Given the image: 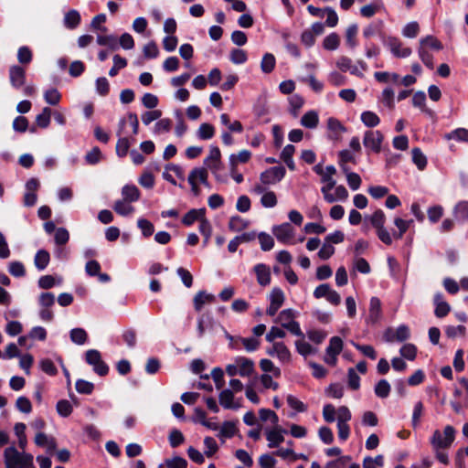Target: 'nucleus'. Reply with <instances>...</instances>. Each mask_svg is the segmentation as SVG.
Instances as JSON below:
<instances>
[{
    "mask_svg": "<svg viewBox=\"0 0 468 468\" xmlns=\"http://www.w3.org/2000/svg\"><path fill=\"white\" fill-rule=\"evenodd\" d=\"M206 215V208H192L182 218V224L190 227L196 221H200Z\"/></svg>",
    "mask_w": 468,
    "mask_h": 468,
    "instance_id": "6ab92c4d",
    "label": "nucleus"
},
{
    "mask_svg": "<svg viewBox=\"0 0 468 468\" xmlns=\"http://www.w3.org/2000/svg\"><path fill=\"white\" fill-rule=\"evenodd\" d=\"M336 65L343 72L350 71V73L353 75H359L357 68L356 66H352L351 58L346 56L340 57L336 62Z\"/></svg>",
    "mask_w": 468,
    "mask_h": 468,
    "instance_id": "4c0bfd02",
    "label": "nucleus"
},
{
    "mask_svg": "<svg viewBox=\"0 0 468 468\" xmlns=\"http://www.w3.org/2000/svg\"><path fill=\"white\" fill-rule=\"evenodd\" d=\"M257 282L261 286H267L271 283V270L264 263H258L253 267Z\"/></svg>",
    "mask_w": 468,
    "mask_h": 468,
    "instance_id": "2eb2a0df",
    "label": "nucleus"
},
{
    "mask_svg": "<svg viewBox=\"0 0 468 468\" xmlns=\"http://www.w3.org/2000/svg\"><path fill=\"white\" fill-rule=\"evenodd\" d=\"M453 215L459 222H468V201H459L453 207Z\"/></svg>",
    "mask_w": 468,
    "mask_h": 468,
    "instance_id": "a878e982",
    "label": "nucleus"
},
{
    "mask_svg": "<svg viewBox=\"0 0 468 468\" xmlns=\"http://www.w3.org/2000/svg\"><path fill=\"white\" fill-rule=\"evenodd\" d=\"M56 410L59 416L67 418L72 413L73 408L69 400L60 399L57 402Z\"/></svg>",
    "mask_w": 468,
    "mask_h": 468,
    "instance_id": "864d4df0",
    "label": "nucleus"
},
{
    "mask_svg": "<svg viewBox=\"0 0 468 468\" xmlns=\"http://www.w3.org/2000/svg\"><path fill=\"white\" fill-rule=\"evenodd\" d=\"M287 431L282 429L280 426H276L274 429L266 432V439L269 441L270 448L278 447L283 441V433H286Z\"/></svg>",
    "mask_w": 468,
    "mask_h": 468,
    "instance_id": "f3484780",
    "label": "nucleus"
},
{
    "mask_svg": "<svg viewBox=\"0 0 468 468\" xmlns=\"http://www.w3.org/2000/svg\"><path fill=\"white\" fill-rule=\"evenodd\" d=\"M412 105L414 107H418L421 110L422 112L432 115L433 112L426 107V94L422 90H419L414 93L412 97Z\"/></svg>",
    "mask_w": 468,
    "mask_h": 468,
    "instance_id": "c85d7f7f",
    "label": "nucleus"
},
{
    "mask_svg": "<svg viewBox=\"0 0 468 468\" xmlns=\"http://www.w3.org/2000/svg\"><path fill=\"white\" fill-rule=\"evenodd\" d=\"M420 32V26L418 22L408 23L402 29V35L409 38H413L418 36Z\"/></svg>",
    "mask_w": 468,
    "mask_h": 468,
    "instance_id": "774afa93",
    "label": "nucleus"
},
{
    "mask_svg": "<svg viewBox=\"0 0 468 468\" xmlns=\"http://www.w3.org/2000/svg\"><path fill=\"white\" fill-rule=\"evenodd\" d=\"M4 460L5 468H29V454L14 444L5 449Z\"/></svg>",
    "mask_w": 468,
    "mask_h": 468,
    "instance_id": "f257e3e1",
    "label": "nucleus"
},
{
    "mask_svg": "<svg viewBox=\"0 0 468 468\" xmlns=\"http://www.w3.org/2000/svg\"><path fill=\"white\" fill-rule=\"evenodd\" d=\"M384 140L383 133L377 130H368L365 132L363 144L367 149L378 154L381 151V144Z\"/></svg>",
    "mask_w": 468,
    "mask_h": 468,
    "instance_id": "6e6552de",
    "label": "nucleus"
},
{
    "mask_svg": "<svg viewBox=\"0 0 468 468\" xmlns=\"http://www.w3.org/2000/svg\"><path fill=\"white\" fill-rule=\"evenodd\" d=\"M126 123V121L124 118L121 119L120 122H119V127H118V131H117V135L120 137L117 141V144H116V147H115V150H116V154L122 158V157H125L129 152V148H130V141L127 137H121V134L122 133V130L124 128V125Z\"/></svg>",
    "mask_w": 468,
    "mask_h": 468,
    "instance_id": "9b49d317",
    "label": "nucleus"
},
{
    "mask_svg": "<svg viewBox=\"0 0 468 468\" xmlns=\"http://www.w3.org/2000/svg\"><path fill=\"white\" fill-rule=\"evenodd\" d=\"M52 109L49 107H44L42 112L36 116L35 126L31 125V133L36 131V128L47 129L51 121Z\"/></svg>",
    "mask_w": 468,
    "mask_h": 468,
    "instance_id": "4468645a",
    "label": "nucleus"
},
{
    "mask_svg": "<svg viewBox=\"0 0 468 468\" xmlns=\"http://www.w3.org/2000/svg\"><path fill=\"white\" fill-rule=\"evenodd\" d=\"M327 128L332 133L328 135L331 140H339L340 133L346 131V128L335 117H330L327 120Z\"/></svg>",
    "mask_w": 468,
    "mask_h": 468,
    "instance_id": "4be33fe9",
    "label": "nucleus"
},
{
    "mask_svg": "<svg viewBox=\"0 0 468 468\" xmlns=\"http://www.w3.org/2000/svg\"><path fill=\"white\" fill-rule=\"evenodd\" d=\"M219 404L226 410H238L240 408V404L234 402L233 391L226 388L223 389L218 396Z\"/></svg>",
    "mask_w": 468,
    "mask_h": 468,
    "instance_id": "dca6fc26",
    "label": "nucleus"
},
{
    "mask_svg": "<svg viewBox=\"0 0 468 468\" xmlns=\"http://www.w3.org/2000/svg\"><path fill=\"white\" fill-rule=\"evenodd\" d=\"M381 41L396 58H408L411 55V48H401L402 43L397 37L381 35Z\"/></svg>",
    "mask_w": 468,
    "mask_h": 468,
    "instance_id": "423d86ee",
    "label": "nucleus"
},
{
    "mask_svg": "<svg viewBox=\"0 0 468 468\" xmlns=\"http://www.w3.org/2000/svg\"><path fill=\"white\" fill-rule=\"evenodd\" d=\"M270 303L278 306L283 304L285 296L283 291L279 287H274L270 293Z\"/></svg>",
    "mask_w": 468,
    "mask_h": 468,
    "instance_id": "052dcab7",
    "label": "nucleus"
},
{
    "mask_svg": "<svg viewBox=\"0 0 468 468\" xmlns=\"http://www.w3.org/2000/svg\"><path fill=\"white\" fill-rule=\"evenodd\" d=\"M204 165H207L213 174H216L221 169V152L218 146L210 147L209 154L204 159Z\"/></svg>",
    "mask_w": 468,
    "mask_h": 468,
    "instance_id": "9d476101",
    "label": "nucleus"
},
{
    "mask_svg": "<svg viewBox=\"0 0 468 468\" xmlns=\"http://www.w3.org/2000/svg\"><path fill=\"white\" fill-rule=\"evenodd\" d=\"M229 59L232 63L239 65L248 60L247 52L244 49L233 48L229 54Z\"/></svg>",
    "mask_w": 468,
    "mask_h": 468,
    "instance_id": "603ef678",
    "label": "nucleus"
},
{
    "mask_svg": "<svg viewBox=\"0 0 468 468\" xmlns=\"http://www.w3.org/2000/svg\"><path fill=\"white\" fill-rule=\"evenodd\" d=\"M276 65L275 57L271 53H265L261 62L262 72L269 74L272 72Z\"/></svg>",
    "mask_w": 468,
    "mask_h": 468,
    "instance_id": "ea45409f",
    "label": "nucleus"
},
{
    "mask_svg": "<svg viewBox=\"0 0 468 468\" xmlns=\"http://www.w3.org/2000/svg\"><path fill=\"white\" fill-rule=\"evenodd\" d=\"M389 189L384 186H371L368 187V194L375 199H380L388 194Z\"/></svg>",
    "mask_w": 468,
    "mask_h": 468,
    "instance_id": "338daca9",
    "label": "nucleus"
},
{
    "mask_svg": "<svg viewBox=\"0 0 468 468\" xmlns=\"http://www.w3.org/2000/svg\"><path fill=\"white\" fill-rule=\"evenodd\" d=\"M85 361L92 366L93 371L100 377H105L109 374V366L101 359L100 351L90 349L85 353Z\"/></svg>",
    "mask_w": 468,
    "mask_h": 468,
    "instance_id": "20e7f679",
    "label": "nucleus"
},
{
    "mask_svg": "<svg viewBox=\"0 0 468 468\" xmlns=\"http://www.w3.org/2000/svg\"><path fill=\"white\" fill-rule=\"evenodd\" d=\"M124 199H118L113 205L114 211L121 216H128L133 211V207L126 204Z\"/></svg>",
    "mask_w": 468,
    "mask_h": 468,
    "instance_id": "bf43d9fd",
    "label": "nucleus"
},
{
    "mask_svg": "<svg viewBox=\"0 0 468 468\" xmlns=\"http://www.w3.org/2000/svg\"><path fill=\"white\" fill-rule=\"evenodd\" d=\"M417 351V346L411 343L403 345L399 349L401 356L410 361H413L416 358Z\"/></svg>",
    "mask_w": 468,
    "mask_h": 468,
    "instance_id": "8fccbe9b",
    "label": "nucleus"
},
{
    "mask_svg": "<svg viewBox=\"0 0 468 468\" xmlns=\"http://www.w3.org/2000/svg\"><path fill=\"white\" fill-rule=\"evenodd\" d=\"M411 154L413 164L418 167L419 170H424L427 166L428 161L421 149L419 147H414L411 150Z\"/></svg>",
    "mask_w": 468,
    "mask_h": 468,
    "instance_id": "f704fd0d",
    "label": "nucleus"
},
{
    "mask_svg": "<svg viewBox=\"0 0 468 468\" xmlns=\"http://www.w3.org/2000/svg\"><path fill=\"white\" fill-rule=\"evenodd\" d=\"M272 233L278 239V241L282 243H287L294 234L292 226L288 223H282L281 225H276L272 228Z\"/></svg>",
    "mask_w": 468,
    "mask_h": 468,
    "instance_id": "f8f14e48",
    "label": "nucleus"
},
{
    "mask_svg": "<svg viewBox=\"0 0 468 468\" xmlns=\"http://www.w3.org/2000/svg\"><path fill=\"white\" fill-rule=\"evenodd\" d=\"M159 49L157 44L152 40L144 47V56L145 58L152 59L157 58Z\"/></svg>",
    "mask_w": 468,
    "mask_h": 468,
    "instance_id": "69168bd1",
    "label": "nucleus"
},
{
    "mask_svg": "<svg viewBox=\"0 0 468 468\" xmlns=\"http://www.w3.org/2000/svg\"><path fill=\"white\" fill-rule=\"evenodd\" d=\"M276 355L278 358L282 362H289L291 359V352L288 347L282 342L274 343Z\"/></svg>",
    "mask_w": 468,
    "mask_h": 468,
    "instance_id": "5fc2aeb1",
    "label": "nucleus"
},
{
    "mask_svg": "<svg viewBox=\"0 0 468 468\" xmlns=\"http://www.w3.org/2000/svg\"><path fill=\"white\" fill-rule=\"evenodd\" d=\"M443 433L444 438H442L441 431L436 430L431 438V444L435 451L449 448L455 439V429L451 425L444 428Z\"/></svg>",
    "mask_w": 468,
    "mask_h": 468,
    "instance_id": "7ed1b4c3",
    "label": "nucleus"
},
{
    "mask_svg": "<svg viewBox=\"0 0 468 468\" xmlns=\"http://www.w3.org/2000/svg\"><path fill=\"white\" fill-rule=\"evenodd\" d=\"M122 196L127 203H133L140 199L141 192L139 188L133 184H127L122 188Z\"/></svg>",
    "mask_w": 468,
    "mask_h": 468,
    "instance_id": "412c9836",
    "label": "nucleus"
},
{
    "mask_svg": "<svg viewBox=\"0 0 468 468\" xmlns=\"http://www.w3.org/2000/svg\"><path fill=\"white\" fill-rule=\"evenodd\" d=\"M391 388L388 380L380 379L375 386V394L380 399H385L389 396Z\"/></svg>",
    "mask_w": 468,
    "mask_h": 468,
    "instance_id": "37998d69",
    "label": "nucleus"
},
{
    "mask_svg": "<svg viewBox=\"0 0 468 468\" xmlns=\"http://www.w3.org/2000/svg\"><path fill=\"white\" fill-rule=\"evenodd\" d=\"M215 135V127L207 122L201 123L197 130V136L201 140H209Z\"/></svg>",
    "mask_w": 468,
    "mask_h": 468,
    "instance_id": "49530a36",
    "label": "nucleus"
},
{
    "mask_svg": "<svg viewBox=\"0 0 468 468\" xmlns=\"http://www.w3.org/2000/svg\"><path fill=\"white\" fill-rule=\"evenodd\" d=\"M80 15L75 9L69 10L65 14L64 26L69 29L76 28L80 24Z\"/></svg>",
    "mask_w": 468,
    "mask_h": 468,
    "instance_id": "7c9ffc66",
    "label": "nucleus"
},
{
    "mask_svg": "<svg viewBox=\"0 0 468 468\" xmlns=\"http://www.w3.org/2000/svg\"><path fill=\"white\" fill-rule=\"evenodd\" d=\"M420 47H429L434 50H441L443 48L442 43L434 36L429 35L420 40Z\"/></svg>",
    "mask_w": 468,
    "mask_h": 468,
    "instance_id": "c03bdc74",
    "label": "nucleus"
},
{
    "mask_svg": "<svg viewBox=\"0 0 468 468\" xmlns=\"http://www.w3.org/2000/svg\"><path fill=\"white\" fill-rule=\"evenodd\" d=\"M319 122V116L315 111H309L305 112L302 119L301 124L308 129H314L317 127Z\"/></svg>",
    "mask_w": 468,
    "mask_h": 468,
    "instance_id": "473e14b6",
    "label": "nucleus"
},
{
    "mask_svg": "<svg viewBox=\"0 0 468 468\" xmlns=\"http://www.w3.org/2000/svg\"><path fill=\"white\" fill-rule=\"evenodd\" d=\"M297 352L303 356H307L315 352V349L307 342L303 340H297L295 342Z\"/></svg>",
    "mask_w": 468,
    "mask_h": 468,
    "instance_id": "0e129e2a",
    "label": "nucleus"
},
{
    "mask_svg": "<svg viewBox=\"0 0 468 468\" xmlns=\"http://www.w3.org/2000/svg\"><path fill=\"white\" fill-rule=\"evenodd\" d=\"M35 443L39 447H46L47 452L52 454L56 448L57 442L54 438H48L47 434L38 432L35 436Z\"/></svg>",
    "mask_w": 468,
    "mask_h": 468,
    "instance_id": "aec40b11",
    "label": "nucleus"
},
{
    "mask_svg": "<svg viewBox=\"0 0 468 468\" xmlns=\"http://www.w3.org/2000/svg\"><path fill=\"white\" fill-rule=\"evenodd\" d=\"M55 295L53 292H41L37 298V304L39 306L38 316L46 323H50L54 319V314L51 307L55 304Z\"/></svg>",
    "mask_w": 468,
    "mask_h": 468,
    "instance_id": "f03ea898",
    "label": "nucleus"
},
{
    "mask_svg": "<svg viewBox=\"0 0 468 468\" xmlns=\"http://www.w3.org/2000/svg\"><path fill=\"white\" fill-rule=\"evenodd\" d=\"M70 340L79 346L84 345L88 340V334L83 328H73L69 332Z\"/></svg>",
    "mask_w": 468,
    "mask_h": 468,
    "instance_id": "e433bc0d",
    "label": "nucleus"
},
{
    "mask_svg": "<svg viewBox=\"0 0 468 468\" xmlns=\"http://www.w3.org/2000/svg\"><path fill=\"white\" fill-rule=\"evenodd\" d=\"M27 425L22 422H18L15 424L14 433L17 439V448L19 449H27Z\"/></svg>",
    "mask_w": 468,
    "mask_h": 468,
    "instance_id": "b1692460",
    "label": "nucleus"
},
{
    "mask_svg": "<svg viewBox=\"0 0 468 468\" xmlns=\"http://www.w3.org/2000/svg\"><path fill=\"white\" fill-rule=\"evenodd\" d=\"M39 368L48 376L54 377L58 374V369L54 362L49 358H43L39 361Z\"/></svg>",
    "mask_w": 468,
    "mask_h": 468,
    "instance_id": "6e6d98bb",
    "label": "nucleus"
},
{
    "mask_svg": "<svg viewBox=\"0 0 468 468\" xmlns=\"http://www.w3.org/2000/svg\"><path fill=\"white\" fill-rule=\"evenodd\" d=\"M382 318V304L378 297L373 296L369 303V314L367 319V323L378 324Z\"/></svg>",
    "mask_w": 468,
    "mask_h": 468,
    "instance_id": "ddd939ff",
    "label": "nucleus"
},
{
    "mask_svg": "<svg viewBox=\"0 0 468 468\" xmlns=\"http://www.w3.org/2000/svg\"><path fill=\"white\" fill-rule=\"evenodd\" d=\"M50 261V254L46 250H39L34 257V264L38 271H44Z\"/></svg>",
    "mask_w": 468,
    "mask_h": 468,
    "instance_id": "cd10ccee",
    "label": "nucleus"
},
{
    "mask_svg": "<svg viewBox=\"0 0 468 468\" xmlns=\"http://www.w3.org/2000/svg\"><path fill=\"white\" fill-rule=\"evenodd\" d=\"M361 121L362 122L369 128L376 127L379 124L380 119L379 117L371 111H365L361 113Z\"/></svg>",
    "mask_w": 468,
    "mask_h": 468,
    "instance_id": "58836bf2",
    "label": "nucleus"
},
{
    "mask_svg": "<svg viewBox=\"0 0 468 468\" xmlns=\"http://www.w3.org/2000/svg\"><path fill=\"white\" fill-rule=\"evenodd\" d=\"M215 296L211 293H207L205 291H199L194 297L193 303L195 310L199 312L206 303H213Z\"/></svg>",
    "mask_w": 468,
    "mask_h": 468,
    "instance_id": "bb28decb",
    "label": "nucleus"
},
{
    "mask_svg": "<svg viewBox=\"0 0 468 468\" xmlns=\"http://www.w3.org/2000/svg\"><path fill=\"white\" fill-rule=\"evenodd\" d=\"M75 388L78 393L84 395H90L94 390V384L85 379H77Z\"/></svg>",
    "mask_w": 468,
    "mask_h": 468,
    "instance_id": "3c124183",
    "label": "nucleus"
},
{
    "mask_svg": "<svg viewBox=\"0 0 468 468\" xmlns=\"http://www.w3.org/2000/svg\"><path fill=\"white\" fill-rule=\"evenodd\" d=\"M248 225L249 222L239 216H232L229 221V229L236 232L242 231Z\"/></svg>",
    "mask_w": 468,
    "mask_h": 468,
    "instance_id": "79ce46f5",
    "label": "nucleus"
},
{
    "mask_svg": "<svg viewBox=\"0 0 468 468\" xmlns=\"http://www.w3.org/2000/svg\"><path fill=\"white\" fill-rule=\"evenodd\" d=\"M294 312L292 309L282 310L278 315V321L282 326L291 332L292 335L303 337V333L300 328L298 322L293 320Z\"/></svg>",
    "mask_w": 468,
    "mask_h": 468,
    "instance_id": "39448f33",
    "label": "nucleus"
},
{
    "mask_svg": "<svg viewBox=\"0 0 468 468\" xmlns=\"http://www.w3.org/2000/svg\"><path fill=\"white\" fill-rule=\"evenodd\" d=\"M236 363L239 367V375L240 377H249L254 371V362L244 356H238L236 358Z\"/></svg>",
    "mask_w": 468,
    "mask_h": 468,
    "instance_id": "5701e85b",
    "label": "nucleus"
},
{
    "mask_svg": "<svg viewBox=\"0 0 468 468\" xmlns=\"http://www.w3.org/2000/svg\"><path fill=\"white\" fill-rule=\"evenodd\" d=\"M446 140L454 139L458 142L468 143V130L465 128H457L444 135Z\"/></svg>",
    "mask_w": 468,
    "mask_h": 468,
    "instance_id": "a19ab883",
    "label": "nucleus"
},
{
    "mask_svg": "<svg viewBox=\"0 0 468 468\" xmlns=\"http://www.w3.org/2000/svg\"><path fill=\"white\" fill-rule=\"evenodd\" d=\"M339 45H340V37L335 32L326 36L323 41V47L326 50H335L338 48Z\"/></svg>",
    "mask_w": 468,
    "mask_h": 468,
    "instance_id": "a18cd8bd",
    "label": "nucleus"
},
{
    "mask_svg": "<svg viewBox=\"0 0 468 468\" xmlns=\"http://www.w3.org/2000/svg\"><path fill=\"white\" fill-rule=\"evenodd\" d=\"M286 175V169L282 165L272 166L263 171L260 179L264 185L275 184L282 181Z\"/></svg>",
    "mask_w": 468,
    "mask_h": 468,
    "instance_id": "1a4fd4ad",
    "label": "nucleus"
},
{
    "mask_svg": "<svg viewBox=\"0 0 468 468\" xmlns=\"http://www.w3.org/2000/svg\"><path fill=\"white\" fill-rule=\"evenodd\" d=\"M258 239L261 244V249L263 251H269L274 247L273 238L266 232H261L258 235Z\"/></svg>",
    "mask_w": 468,
    "mask_h": 468,
    "instance_id": "13d9d810",
    "label": "nucleus"
},
{
    "mask_svg": "<svg viewBox=\"0 0 468 468\" xmlns=\"http://www.w3.org/2000/svg\"><path fill=\"white\" fill-rule=\"evenodd\" d=\"M442 299L443 295L441 292H437L433 297V303L435 304L434 314L438 318L445 317L451 311L450 304Z\"/></svg>",
    "mask_w": 468,
    "mask_h": 468,
    "instance_id": "a211bd4d",
    "label": "nucleus"
},
{
    "mask_svg": "<svg viewBox=\"0 0 468 468\" xmlns=\"http://www.w3.org/2000/svg\"><path fill=\"white\" fill-rule=\"evenodd\" d=\"M358 32L357 24H351L346 30V46L354 49L357 46L356 35Z\"/></svg>",
    "mask_w": 468,
    "mask_h": 468,
    "instance_id": "72a5a7b5",
    "label": "nucleus"
},
{
    "mask_svg": "<svg viewBox=\"0 0 468 468\" xmlns=\"http://www.w3.org/2000/svg\"><path fill=\"white\" fill-rule=\"evenodd\" d=\"M44 100L48 104L56 106L60 102L61 94L57 89L51 88L44 92Z\"/></svg>",
    "mask_w": 468,
    "mask_h": 468,
    "instance_id": "09e8293b",
    "label": "nucleus"
},
{
    "mask_svg": "<svg viewBox=\"0 0 468 468\" xmlns=\"http://www.w3.org/2000/svg\"><path fill=\"white\" fill-rule=\"evenodd\" d=\"M428 218L431 223H437L443 216V207L441 205L430 207L427 210Z\"/></svg>",
    "mask_w": 468,
    "mask_h": 468,
    "instance_id": "4d7b16f0",
    "label": "nucleus"
},
{
    "mask_svg": "<svg viewBox=\"0 0 468 468\" xmlns=\"http://www.w3.org/2000/svg\"><path fill=\"white\" fill-rule=\"evenodd\" d=\"M137 226L141 229L142 234L145 238H149L154 231V227L151 221L145 218H139L137 220Z\"/></svg>",
    "mask_w": 468,
    "mask_h": 468,
    "instance_id": "e2e57ef3",
    "label": "nucleus"
},
{
    "mask_svg": "<svg viewBox=\"0 0 468 468\" xmlns=\"http://www.w3.org/2000/svg\"><path fill=\"white\" fill-rule=\"evenodd\" d=\"M383 337L385 341L392 343V342H405L410 337V330L407 324H400L394 330L391 327H388L384 332Z\"/></svg>",
    "mask_w": 468,
    "mask_h": 468,
    "instance_id": "0eeeda50",
    "label": "nucleus"
},
{
    "mask_svg": "<svg viewBox=\"0 0 468 468\" xmlns=\"http://www.w3.org/2000/svg\"><path fill=\"white\" fill-rule=\"evenodd\" d=\"M370 224L376 229L384 228L386 222V215L382 209H377L369 218Z\"/></svg>",
    "mask_w": 468,
    "mask_h": 468,
    "instance_id": "de8ad7c7",
    "label": "nucleus"
},
{
    "mask_svg": "<svg viewBox=\"0 0 468 468\" xmlns=\"http://www.w3.org/2000/svg\"><path fill=\"white\" fill-rule=\"evenodd\" d=\"M338 163L344 173L348 171V167L346 165V163L356 164L354 154L347 149L342 150L338 153Z\"/></svg>",
    "mask_w": 468,
    "mask_h": 468,
    "instance_id": "c9c22d12",
    "label": "nucleus"
},
{
    "mask_svg": "<svg viewBox=\"0 0 468 468\" xmlns=\"http://www.w3.org/2000/svg\"><path fill=\"white\" fill-rule=\"evenodd\" d=\"M343 340L339 336H333L325 349L327 356H337L343 349Z\"/></svg>",
    "mask_w": 468,
    "mask_h": 468,
    "instance_id": "c756f323",
    "label": "nucleus"
},
{
    "mask_svg": "<svg viewBox=\"0 0 468 468\" xmlns=\"http://www.w3.org/2000/svg\"><path fill=\"white\" fill-rule=\"evenodd\" d=\"M384 22L382 20L374 21L363 29V36L366 38H369L375 35H378L381 38V35H386L382 30Z\"/></svg>",
    "mask_w": 468,
    "mask_h": 468,
    "instance_id": "393cba45",
    "label": "nucleus"
},
{
    "mask_svg": "<svg viewBox=\"0 0 468 468\" xmlns=\"http://www.w3.org/2000/svg\"><path fill=\"white\" fill-rule=\"evenodd\" d=\"M10 80L14 86L19 87L25 83L26 70L18 66H14L10 69Z\"/></svg>",
    "mask_w": 468,
    "mask_h": 468,
    "instance_id": "2f4dec72",
    "label": "nucleus"
},
{
    "mask_svg": "<svg viewBox=\"0 0 468 468\" xmlns=\"http://www.w3.org/2000/svg\"><path fill=\"white\" fill-rule=\"evenodd\" d=\"M168 441L172 448H176L185 441V437L179 430L173 429L169 433Z\"/></svg>",
    "mask_w": 468,
    "mask_h": 468,
    "instance_id": "680f3d73",
    "label": "nucleus"
}]
</instances>
